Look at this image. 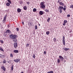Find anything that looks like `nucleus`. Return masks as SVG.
<instances>
[{
  "mask_svg": "<svg viewBox=\"0 0 73 73\" xmlns=\"http://www.w3.org/2000/svg\"><path fill=\"white\" fill-rule=\"evenodd\" d=\"M22 24H23V25H24V22H22Z\"/></svg>",
  "mask_w": 73,
  "mask_h": 73,
  "instance_id": "obj_46",
  "label": "nucleus"
},
{
  "mask_svg": "<svg viewBox=\"0 0 73 73\" xmlns=\"http://www.w3.org/2000/svg\"><path fill=\"white\" fill-rule=\"evenodd\" d=\"M71 8H73V5H72L71 6Z\"/></svg>",
  "mask_w": 73,
  "mask_h": 73,
  "instance_id": "obj_44",
  "label": "nucleus"
},
{
  "mask_svg": "<svg viewBox=\"0 0 73 73\" xmlns=\"http://www.w3.org/2000/svg\"><path fill=\"white\" fill-rule=\"evenodd\" d=\"M64 8V7L62 6H59L58 8V10H62Z\"/></svg>",
  "mask_w": 73,
  "mask_h": 73,
  "instance_id": "obj_10",
  "label": "nucleus"
},
{
  "mask_svg": "<svg viewBox=\"0 0 73 73\" xmlns=\"http://www.w3.org/2000/svg\"><path fill=\"white\" fill-rule=\"evenodd\" d=\"M13 41H14V42H15V41H16V40L15 41V40H13Z\"/></svg>",
  "mask_w": 73,
  "mask_h": 73,
  "instance_id": "obj_47",
  "label": "nucleus"
},
{
  "mask_svg": "<svg viewBox=\"0 0 73 73\" xmlns=\"http://www.w3.org/2000/svg\"><path fill=\"white\" fill-rule=\"evenodd\" d=\"M54 42H56V41H57L56 40V38H54Z\"/></svg>",
  "mask_w": 73,
  "mask_h": 73,
  "instance_id": "obj_30",
  "label": "nucleus"
},
{
  "mask_svg": "<svg viewBox=\"0 0 73 73\" xmlns=\"http://www.w3.org/2000/svg\"><path fill=\"white\" fill-rule=\"evenodd\" d=\"M6 33H11V31H10V30L9 29H7L5 32Z\"/></svg>",
  "mask_w": 73,
  "mask_h": 73,
  "instance_id": "obj_8",
  "label": "nucleus"
},
{
  "mask_svg": "<svg viewBox=\"0 0 73 73\" xmlns=\"http://www.w3.org/2000/svg\"><path fill=\"white\" fill-rule=\"evenodd\" d=\"M69 33H71V32H70Z\"/></svg>",
  "mask_w": 73,
  "mask_h": 73,
  "instance_id": "obj_51",
  "label": "nucleus"
},
{
  "mask_svg": "<svg viewBox=\"0 0 73 73\" xmlns=\"http://www.w3.org/2000/svg\"><path fill=\"white\" fill-rule=\"evenodd\" d=\"M64 62H66V61L65 60Z\"/></svg>",
  "mask_w": 73,
  "mask_h": 73,
  "instance_id": "obj_52",
  "label": "nucleus"
},
{
  "mask_svg": "<svg viewBox=\"0 0 73 73\" xmlns=\"http://www.w3.org/2000/svg\"><path fill=\"white\" fill-rule=\"evenodd\" d=\"M7 62H8V63H9V62L8 61Z\"/></svg>",
  "mask_w": 73,
  "mask_h": 73,
  "instance_id": "obj_48",
  "label": "nucleus"
},
{
  "mask_svg": "<svg viewBox=\"0 0 73 73\" xmlns=\"http://www.w3.org/2000/svg\"><path fill=\"white\" fill-rule=\"evenodd\" d=\"M70 15H67V17H70Z\"/></svg>",
  "mask_w": 73,
  "mask_h": 73,
  "instance_id": "obj_39",
  "label": "nucleus"
},
{
  "mask_svg": "<svg viewBox=\"0 0 73 73\" xmlns=\"http://www.w3.org/2000/svg\"><path fill=\"white\" fill-rule=\"evenodd\" d=\"M65 28H66V27H65Z\"/></svg>",
  "mask_w": 73,
  "mask_h": 73,
  "instance_id": "obj_53",
  "label": "nucleus"
},
{
  "mask_svg": "<svg viewBox=\"0 0 73 73\" xmlns=\"http://www.w3.org/2000/svg\"><path fill=\"white\" fill-rule=\"evenodd\" d=\"M1 69L4 71H5L6 69L4 66H1Z\"/></svg>",
  "mask_w": 73,
  "mask_h": 73,
  "instance_id": "obj_7",
  "label": "nucleus"
},
{
  "mask_svg": "<svg viewBox=\"0 0 73 73\" xmlns=\"http://www.w3.org/2000/svg\"><path fill=\"white\" fill-rule=\"evenodd\" d=\"M60 13H62V10H59Z\"/></svg>",
  "mask_w": 73,
  "mask_h": 73,
  "instance_id": "obj_36",
  "label": "nucleus"
},
{
  "mask_svg": "<svg viewBox=\"0 0 73 73\" xmlns=\"http://www.w3.org/2000/svg\"><path fill=\"white\" fill-rule=\"evenodd\" d=\"M60 1L61 0H58L57 2L60 4Z\"/></svg>",
  "mask_w": 73,
  "mask_h": 73,
  "instance_id": "obj_35",
  "label": "nucleus"
},
{
  "mask_svg": "<svg viewBox=\"0 0 73 73\" xmlns=\"http://www.w3.org/2000/svg\"><path fill=\"white\" fill-rule=\"evenodd\" d=\"M41 8L45 9V5L44 4V2H41L40 4Z\"/></svg>",
  "mask_w": 73,
  "mask_h": 73,
  "instance_id": "obj_1",
  "label": "nucleus"
},
{
  "mask_svg": "<svg viewBox=\"0 0 73 73\" xmlns=\"http://www.w3.org/2000/svg\"><path fill=\"white\" fill-rule=\"evenodd\" d=\"M39 26H40V24H39Z\"/></svg>",
  "mask_w": 73,
  "mask_h": 73,
  "instance_id": "obj_50",
  "label": "nucleus"
},
{
  "mask_svg": "<svg viewBox=\"0 0 73 73\" xmlns=\"http://www.w3.org/2000/svg\"><path fill=\"white\" fill-rule=\"evenodd\" d=\"M60 62V59H58L57 60V63H59Z\"/></svg>",
  "mask_w": 73,
  "mask_h": 73,
  "instance_id": "obj_28",
  "label": "nucleus"
},
{
  "mask_svg": "<svg viewBox=\"0 0 73 73\" xmlns=\"http://www.w3.org/2000/svg\"><path fill=\"white\" fill-rule=\"evenodd\" d=\"M44 54H46V51H44Z\"/></svg>",
  "mask_w": 73,
  "mask_h": 73,
  "instance_id": "obj_38",
  "label": "nucleus"
},
{
  "mask_svg": "<svg viewBox=\"0 0 73 73\" xmlns=\"http://www.w3.org/2000/svg\"><path fill=\"white\" fill-rule=\"evenodd\" d=\"M35 29H37V25H35Z\"/></svg>",
  "mask_w": 73,
  "mask_h": 73,
  "instance_id": "obj_33",
  "label": "nucleus"
},
{
  "mask_svg": "<svg viewBox=\"0 0 73 73\" xmlns=\"http://www.w3.org/2000/svg\"><path fill=\"white\" fill-rule=\"evenodd\" d=\"M64 7H66V6H64Z\"/></svg>",
  "mask_w": 73,
  "mask_h": 73,
  "instance_id": "obj_49",
  "label": "nucleus"
},
{
  "mask_svg": "<svg viewBox=\"0 0 73 73\" xmlns=\"http://www.w3.org/2000/svg\"><path fill=\"white\" fill-rule=\"evenodd\" d=\"M0 50H1V51H2L3 52H4V50H3V49L1 48V47H0Z\"/></svg>",
  "mask_w": 73,
  "mask_h": 73,
  "instance_id": "obj_22",
  "label": "nucleus"
},
{
  "mask_svg": "<svg viewBox=\"0 0 73 73\" xmlns=\"http://www.w3.org/2000/svg\"><path fill=\"white\" fill-rule=\"evenodd\" d=\"M59 58L60 60V61H63V60H64V58L62 56L60 55L59 56Z\"/></svg>",
  "mask_w": 73,
  "mask_h": 73,
  "instance_id": "obj_4",
  "label": "nucleus"
},
{
  "mask_svg": "<svg viewBox=\"0 0 73 73\" xmlns=\"http://www.w3.org/2000/svg\"><path fill=\"white\" fill-rule=\"evenodd\" d=\"M45 11L46 12H49V10L47 9H46L45 10Z\"/></svg>",
  "mask_w": 73,
  "mask_h": 73,
  "instance_id": "obj_27",
  "label": "nucleus"
},
{
  "mask_svg": "<svg viewBox=\"0 0 73 73\" xmlns=\"http://www.w3.org/2000/svg\"><path fill=\"white\" fill-rule=\"evenodd\" d=\"M29 44H27L26 46V47H28L29 46Z\"/></svg>",
  "mask_w": 73,
  "mask_h": 73,
  "instance_id": "obj_31",
  "label": "nucleus"
},
{
  "mask_svg": "<svg viewBox=\"0 0 73 73\" xmlns=\"http://www.w3.org/2000/svg\"><path fill=\"white\" fill-rule=\"evenodd\" d=\"M14 46L15 48H17V43L16 42H15L14 44Z\"/></svg>",
  "mask_w": 73,
  "mask_h": 73,
  "instance_id": "obj_5",
  "label": "nucleus"
},
{
  "mask_svg": "<svg viewBox=\"0 0 73 73\" xmlns=\"http://www.w3.org/2000/svg\"><path fill=\"white\" fill-rule=\"evenodd\" d=\"M68 22V21L66 20H64V22L63 24V25H65V24H66V23Z\"/></svg>",
  "mask_w": 73,
  "mask_h": 73,
  "instance_id": "obj_15",
  "label": "nucleus"
},
{
  "mask_svg": "<svg viewBox=\"0 0 73 73\" xmlns=\"http://www.w3.org/2000/svg\"><path fill=\"white\" fill-rule=\"evenodd\" d=\"M0 42L1 43H2L3 44V40H0Z\"/></svg>",
  "mask_w": 73,
  "mask_h": 73,
  "instance_id": "obj_40",
  "label": "nucleus"
},
{
  "mask_svg": "<svg viewBox=\"0 0 73 73\" xmlns=\"http://www.w3.org/2000/svg\"><path fill=\"white\" fill-rule=\"evenodd\" d=\"M17 31H19V28H17Z\"/></svg>",
  "mask_w": 73,
  "mask_h": 73,
  "instance_id": "obj_43",
  "label": "nucleus"
},
{
  "mask_svg": "<svg viewBox=\"0 0 73 73\" xmlns=\"http://www.w3.org/2000/svg\"><path fill=\"white\" fill-rule=\"evenodd\" d=\"M62 40H65V36H64L63 37Z\"/></svg>",
  "mask_w": 73,
  "mask_h": 73,
  "instance_id": "obj_34",
  "label": "nucleus"
},
{
  "mask_svg": "<svg viewBox=\"0 0 73 73\" xmlns=\"http://www.w3.org/2000/svg\"><path fill=\"white\" fill-rule=\"evenodd\" d=\"M14 61L15 62H19L20 61V60L18 58L16 59V60H14Z\"/></svg>",
  "mask_w": 73,
  "mask_h": 73,
  "instance_id": "obj_6",
  "label": "nucleus"
},
{
  "mask_svg": "<svg viewBox=\"0 0 73 73\" xmlns=\"http://www.w3.org/2000/svg\"><path fill=\"white\" fill-rule=\"evenodd\" d=\"M36 11H37V9L36 8L34 9L33 10V12H36Z\"/></svg>",
  "mask_w": 73,
  "mask_h": 73,
  "instance_id": "obj_21",
  "label": "nucleus"
},
{
  "mask_svg": "<svg viewBox=\"0 0 73 73\" xmlns=\"http://www.w3.org/2000/svg\"><path fill=\"white\" fill-rule=\"evenodd\" d=\"M63 49L65 51H67V50H69L70 49L67 48H63Z\"/></svg>",
  "mask_w": 73,
  "mask_h": 73,
  "instance_id": "obj_11",
  "label": "nucleus"
},
{
  "mask_svg": "<svg viewBox=\"0 0 73 73\" xmlns=\"http://www.w3.org/2000/svg\"><path fill=\"white\" fill-rule=\"evenodd\" d=\"M16 40H17V39H16Z\"/></svg>",
  "mask_w": 73,
  "mask_h": 73,
  "instance_id": "obj_54",
  "label": "nucleus"
},
{
  "mask_svg": "<svg viewBox=\"0 0 73 73\" xmlns=\"http://www.w3.org/2000/svg\"><path fill=\"white\" fill-rule=\"evenodd\" d=\"M59 4L61 6H64V3L61 2L59 3Z\"/></svg>",
  "mask_w": 73,
  "mask_h": 73,
  "instance_id": "obj_12",
  "label": "nucleus"
},
{
  "mask_svg": "<svg viewBox=\"0 0 73 73\" xmlns=\"http://www.w3.org/2000/svg\"><path fill=\"white\" fill-rule=\"evenodd\" d=\"M50 18H49L47 20V21L49 23V21H50Z\"/></svg>",
  "mask_w": 73,
  "mask_h": 73,
  "instance_id": "obj_19",
  "label": "nucleus"
},
{
  "mask_svg": "<svg viewBox=\"0 0 73 73\" xmlns=\"http://www.w3.org/2000/svg\"><path fill=\"white\" fill-rule=\"evenodd\" d=\"M43 12L42 11H40L39 12V15H43Z\"/></svg>",
  "mask_w": 73,
  "mask_h": 73,
  "instance_id": "obj_14",
  "label": "nucleus"
},
{
  "mask_svg": "<svg viewBox=\"0 0 73 73\" xmlns=\"http://www.w3.org/2000/svg\"><path fill=\"white\" fill-rule=\"evenodd\" d=\"M3 63H4V64L6 63V61L5 60H4L3 61Z\"/></svg>",
  "mask_w": 73,
  "mask_h": 73,
  "instance_id": "obj_37",
  "label": "nucleus"
},
{
  "mask_svg": "<svg viewBox=\"0 0 73 73\" xmlns=\"http://www.w3.org/2000/svg\"><path fill=\"white\" fill-rule=\"evenodd\" d=\"M17 12L18 13H20V12H21V10L20 8H18L17 10Z\"/></svg>",
  "mask_w": 73,
  "mask_h": 73,
  "instance_id": "obj_13",
  "label": "nucleus"
},
{
  "mask_svg": "<svg viewBox=\"0 0 73 73\" xmlns=\"http://www.w3.org/2000/svg\"><path fill=\"white\" fill-rule=\"evenodd\" d=\"M7 15H6L3 19V23H5V21H6V18H7Z\"/></svg>",
  "mask_w": 73,
  "mask_h": 73,
  "instance_id": "obj_3",
  "label": "nucleus"
},
{
  "mask_svg": "<svg viewBox=\"0 0 73 73\" xmlns=\"http://www.w3.org/2000/svg\"><path fill=\"white\" fill-rule=\"evenodd\" d=\"M27 4H28V5H29V2H27Z\"/></svg>",
  "mask_w": 73,
  "mask_h": 73,
  "instance_id": "obj_45",
  "label": "nucleus"
},
{
  "mask_svg": "<svg viewBox=\"0 0 73 73\" xmlns=\"http://www.w3.org/2000/svg\"><path fill=\"white\" fill-rule=\"evenodd\" d=\"M23 9H24V10H27V7L26 6L24 7Z\"/></svg>",
  "mask_w": 73,
  "mask_h": 73,
  "instance_id": "obj_18",
  "label": "nucleus"
},
{
  "mask_svg": "<svg viewBox=\"0 0 73 73\" xmlns=\"http://www.w3.org/2000/svg\"><path fill=\"white\" fill-rule=\"evenodd\" d=\"M33 56L34 58H35V54H33Z\"/></svg>",
  "mask_w": 73,
  "mask_h": 73,
  "instance_id": "obj_32",
  "label": "nucleus"
},
{
  "mask_svg": "<svg viewBox=\"0 0 73 73\" xmlns=\"http://www.w3.org/2000/svg\"><path fill=\"white\" fill-rule=\"evenodd\" d=\"M10 27V26H9V25H8L7 26V27L8 28H9Z\"/></svg>",
  "mask_w": 73,
  "mask_h": 73,
  "instance_id": "obj_42",
  "label": "nucleus"
},
{
  "mask_svg": "<svg viewBox=\"0 0 73 73\" xmlns=\"http://www.w3.org/2000/svg\"><path fill=\"white\" fill-rule=\"evenodd\" d=\"M46 33L47 35H49V34H50V32H49V31H48L46 32Z\"/></svg>",
  "mask_w": 73,
  "mask_h": 73,
  "instance_id": "obj_24",
  "label": "nucleus"
},
{
  "mask_svg": "<svg viewBox=\"0 0 73 73\" xmlns=\"http://www.w3.org/2000/svg\"><path fill=\"white\" fill-rule=\"evenodd\" d=\"M62 42L63 44L65 45V40H62Z\"/></svg>",
  "mask_w": 73,
  "mask_h": 73,
  "instance_id": "obj_16",
  "label": "nucleus"
},
{
  "mask_svg": "<svg viewBox=\"0 0 73 73\" xmlns=\"http://www.w3.org/2000/svg\"><path fill=\"white\" fill-rule=\"evenodd\" d=\"M11 70H13V65L11 67Z\"/></svg>",
  "mask_w": 73,
  "mask_h": 73,
  "instance_id": "obj_25",
  "label": "nucleus"
},
{
  "mask_svg": "<svg viewBox=\"0 0 73 73\" xmlns=\"http://www.w3.org/2000/svg\"><path fill=\"white\" fill-rule=\"evenodd\" d=\"M7 1L10 3V4H12V2L10 0H7Z\"/></svg>",
  "mask_w": 73,
  "mask_h": 73,
  "instance_id": "obj_23",
  "label": "nucleus"
},
{
  "mask_svg": "<svg viewBox=\"0 0 73 73\" xmlns=\"http://www.w3.org/2000/svg\"><path fill=\"white\" fill-rule=\"evenodd\" d=\"M0 57L2 58H4L5 56H4V55L0 54Z\"/></svg>",
  "mask_w": 73,
  "mask_h": 73,
  "instance_id": "obj_9",
  "label": "nucleus"
},
{
  "mask_svg": "<svg viewBox=\"0 0 73 73\" xmlns=\"http://www.w3.org/2000/svg\"><path fill=\"white\" fill-rule=\"evenodd\" d=\"M10 57L12 58L13 57V54H10Z\"/></svg>",
  "mask_w": 73,
  "mask_h": 73,
  "instance_id": "obj_26",
  "label": "nucleus"
},
{
  "mask_svg": "<svg viewBox=\"0 0 73 73\" xmlns=\"http://www.w3.org/2000/svg\"><path fill=\"white\" fill-rule=\"evenodd\" d=\"M10 37L11 38H12L13 39H15V38L17 37V35H10Z\"/></svg>",
  "mask_w": 73,
  "mask_h": 73,
  "instance_id": "obj_2",
  "label": "nucleus"
},
{
  "mask_svg": "<svg viewBox=\"0 0 73 73\" xmlns=\"http://www.w3.org/2000/svg\"><path fill=\"white\" fill-rule=\"evenodd\" d=\"M64 11H65L66 10V8L65 7L63 8Z\"/></svg>",
  "mask_w": 73,
  "mask_h": 73,
  "instance_id": "obj_41",
  "label": "nucleus"
},
{
  "mask_svg": "<svg viewBox=\"0 0 73 73\" xmlns=\"http://www.w3.org/2000/svg\"><path fill=\"white\" fill-rule=\"evenodd\" d=\"M14 53H19V51H18V50H14Z\"/></svg>",
  "mask_w": 73,
  "mask_h": 73,
  "instance_id": "obj_17",
  "label": "nucleus"
},
{
  "mask_svg": "<svg viewBox=\"0 0 73 73\" xmlns=\"http://www.w3.org/2000/svg\"><path fill=\"white\" fill-rule=\"evenodd\" d=\"M47 73H53V71H51L50 72H47Z\"/></svg>",
  "mask_w": 73,
  "mask_h": 73,
  "instance_id": "obj_29",
  "label": "nucleus"
},
{
  "mask_svg": "<svg viewBox=\"0 0 73 73\" xmlns=\"http://www.w3.org/2000/svg\"><path fill=\"white\" fill-rule=\"evenodd\" d=\"M6 5L7 6H9L10 5V3H6Z\"/></svg>",
  "mask_w": 73,
  "mask_h": 73,
  "instance_id": "obj_20",
  "label": "nucleus"
}]
</instances>
